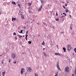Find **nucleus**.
<instances>
[{
  "mask_svg": "<svg viewBox=\"0 0 76 76\" xmlns=\"http://www.w3.org/2000/svg\"><path fill=\"white\" fill-rule=\"evenodd\" d=\"M73 54V55H74V53H72Z\"/></svg>",
  "mask_w": 76,
  "mask_h": 76,
  "instance_id": "e2e57ef3",
  "label": "nucleus"
},
{
  "mask_svg": "<svg viewBox=\"0 0 76 76\" xmlns=\"http://www.w3.org/2000/svg\"><path fill=\"white\" fill-rule=\"evenodd\" d=\"M26 39L27 40H28V39H27V38H26Z\"/></svg>",
  "mask_w": 76,
  "mask_h": 76,
  "instance_id": "4d7b16f0",
  "label": "nucleus"
},
{
  "mask_svg": "<svg viewBox=\"0 0 76 76\" xmlns=\"http://www.w3.org/2000/svg\"><path fill=\"white\" fill-rule=\"evenodd\" d=\"M74 50L75 51V53H76V48H75L74 49Z\"/></svg>",
  "mask_w": 76,
  "mask_h": 76,
  "instance_id": "5701e85b",
  "label": "nucleus"
},
{
  "mask_svg": "<svg viewBox=\"0 0 76 76\" xmlns=\"http://www.w3.org/2000/svg\"><path fill=\"white\" fill-rule=\"evenodd\" d=\"M28 44H31V41H29L28 42Z\"/></svg>",
  "mask_w": 76,
  "mask_h": 76,
  "instance_id": "aec40b11",
  "label": "nucleus"
},
{
  "mask_svg": "<svg viewBox=\"0 0 76 76\" xmlns=\"http://www.w3.org/2000/svg\"><path fill=\"white\" fill-rule=\"evenodd\" d=\"M28 35L27 34H26V37H28Z\"/></svg>",
  "mask_w": 76,
  "mask_h": 76,
  "instance_id": "473e14b6",
  "label": "nucleus"
},
{
  "mask_svg": "<svg viewBox=\"0 0 76 76\" xmlns=\"http://www.w3.org/2000/svg\"><path fill=\"white\" fill-rule=\"evenodd\" d=\"M66 2L67 3V4L66 3V4H65V6H67V4H68V3H69V2H68L67 1Z\"/></svg>",
  "mask_w": 76,
  "mask_h": 76,
  "instance_id": "a211bd4d",
  "label": "nucleus"
},
{
  "mask_svg": "<svg viewBox=\"0 0 76 76\" xmlns=\"http://www.w3.org/2000/svg\"><path fill=\"white\" fill-rule=\"evenodd\" d=\"M41 3H44V2H45V1L44 0L41 1Z\"/></svg>",
  "mask_w": 76,
  "mask_h": 76,
  "instance_id": "ddd939ff",
  "label": "nucleus"
},
{
  "mask_svg": "<svg viewBox=\"0 0 76 76\" xmlns=\"http://www.w3.org/2000/svg\"><path fill=\"white\" fill-rule=\"evenodd\" d=\"M63 14L64 15V16H66L67 15L64 12L63 13Z\"/></svg>",
  "mask_w": 76,
  "mask_h": 76,
  "instance_id": "412c9836",
  "label": "nucleus"
},
{
  "mask_svg": "<svg viewBox=\"0 0 76 76\" xmlns=\"http://www.w3.org/2000/svg\"><path fill=\"white\" fill-rule=\"evenodd\" d=\"M18 37H19V38H22V36H21V35H19V34L18 35Z\"/></svg>",
  "mask_w": 76,
  "mask_h": 76,
  "instance_id": "9b49d317",
  "label": "nucleus"
},
{
  "mask_svg": "<svg viewBox=\"0 0 76 76\" xmlns=\"http://www.w3.org/2000/svg\"><path fill=\"white\" fill-rule=\"evenodd\" d=\"M42 9V5H41L39 9H38V11L39 12V11H41V9Z\"/></svg>",
  "mask_w": 76,
  "mask_h": 76,
  "instance_id": "423d86ee",
  "label": "nucleus"
},
{
  "mask_svg": "<svg viewBox=\"0 0 76 76\" xmlns=\"http://www.w3.org/2000/svg\"><path fill=\"white\" fill-rule=\"evenodd\" d=\"M23 1H24V0H23Z\"/></svg>",
  "mask_w": 76,
  "mask_h": 76,
  "instance_id": "69168bd1",
  "label": "nucleus"
},
{
  "mask_svg": "<svg viewBox=\"0 0 76 76\" xmlns=\"http://www.w3.org/2000/svg\"><path fill=\"white\" fill-rule=\"evenodd\" d=\"M28 69H27V71L28 72H32V69L30 67H28L27 68Z\"/></svg>",
  "mask_w": 76,
  "mask_h": 76,
  "instance_id": "f03ea898",
  "label": "nucleus"
},
{
  "mask_svg": "<svg viewBox=\"0 0 76 76\" xmlns=\"http://www.w3.org/2000/svg\"><path fill=\"white\" fill-rule=\"evenodd\" d=\"M72 76H74V74H72Z\"/></svg>",
  "mask_w": 76,
  "mask_h": 76,
  "instance_id": "8fccbe9b",
  "label": "nucleus"
},
{
  "mask_svg": "<svg viewBox=\"0 0 76 76\" xmlns=\"http://www.w3.org/2000/svg\"><path fill=\"white\" fill-rule=\"evenodd\" d=\"M13 20H14V21H15L16 20V19L15 18H12V21H13Z\"/></svg>",
  "mask_w": 76,
  "mask_h": 76,
  "instance_id": "6e6552de",
  "label": "nucleus"
},
{
  "mask_svg": "<svg viewBox=\"0 0 76 76\" xmlns=\"http://www.w3.org/2000/svg\"><path fill=\"white\" fill-rule=\"evenodd\" d=\"M56 16H58V14L57 13V12H56Z\"/></svg>",
  "mask_w": 76,
  "mask_h": 76,
  "instance_id": "2f4dec72",
  "label": "nucleus"
},
{
  "mask_svg": "<svg viewBox=\"0 0 76 76\" xmlns=\"http://www.w3.org/2000/svg\"><path fill=\"white\" fill-rule=\"evenodd\" d=\"M58 56H60V53L58 54Z\"/></svg>",
  "mask_w": 76,
  "mask_h": 76,
  "instance_id": "a18cd8bd",
  "label": "nucleus"
},
{
  "mask_svg": "<svg viewBox=\"0 0 76 76\" xmlns=\"http://www.w3.org/2000/svg\"><path fill=\"white\" fill-rule=\"evenodd\" d=\"M15 39H17V37H15Z\"/></svg>",
  "mask_w": 76,
  "mask_h": 76,
  "instance_id": "c03bdc74",
  "label": "nucleus"
},
{
  "mask_svg": "<svg viewBox=\"0 0 76 76\" xmlns=\"http://www.w3.org/2000/svg\"><path fill=\"white\" fill-rule=\"evenodd\" d=\"M55 55H56V56H58V53H55Z\"/></svg>",
  "mask_w": 76,
  "mask_h": 76,
  "instance_id": "4be33fe9",
  "label": "nucleus"
},
{
  "mask_svg": "<svg viewBox=\"0 0 76 76\" xmlns=\"http://www.w3.org/2000/svg\"><path fill=\"white\" fill-rule=\"evenodd\" d=\"M56 75H58V72H57L56 73Z\"/></svg>",
  "mask_w": 76,
  "mask_h": 76,
  "instance_id": "e433bc0d",
  "label": "nucleus"
},
{
  "mask_svg": "<svg viewBox=\"0 0 76 76\" xmlns=\"http://www.w3.org/2000/svg\"><path fill=\"white\" fill-rule=\"evenodd\" d=\"M58 45H56V47H57L58 48Z\"/></svg>",
  "mask_w": 76,
  "mask_h": 76,
  "instance_id": "4c0bfd02",
  "label": "nucleus"
},
{
  "mask_svg": "<svg viewBox=\"0 0 76 76\" xmlns=\"http://www.w3.org/2000/svg\"><path fill=\"white\" fill-rule=\"evenodd\" d=\"M28 9H29H29H30V7H29L28 8Z\"/></svg>",
  "mask_w": 76,
  "mask_h": 76,
  "instance_id": "de8ad7c7",
  "label": "nucleus"
},
{
  "mask_svg": "<svg viewBox=\"0 0 76 76\" xmlns=\"http://www.w3.org/2000/svg\"><path fill=\"white\" fill-rule=\"evenodd\" d=\"M43 24H44L45 25V23H44V22H43Z\"/></svg>",
  "mask_w": 76,
  "mask_h": 76,
  "instance_id": "a19ab883",
  "label": "nucleus"
},
{
  "mask_svg": "<svg viewBox=\"0 0 76 76\" xmlns=\"http://www.w3.org/2000/svg\"><path fill=\"white\" fill-rule=\"evenodd\" d=\"M28 6H31V5L32 4L31 3L29 2L28 3Z\"/></svg>",
  "mask_w": 76,
  "mask_h": 76,
  "instance_id": "1a4fd4ad",
  "label": "nucleus"
},
{
  "mask_svg": "<svg viewBox=\"0 0 76 76\" xmlns=\"http://www.w3.org/2000/svg\"><path fill=\"white\" fill-rule=\"evenodd\" d=\"M23 37H25V35H23Z\"/></svg>",
  "mask_w": 76,
  "mask_h": 76,
  "instance_id": "338daca9",
  "label": "nucleus"
},
{
  "mask_svg": "<svg viewBox=\"0 0 76 76\" xmlns=\"http://www.w3.org/2000/svg\"><path fill=\"white\" fill-rule=\"evenodd\" d=\"M67 41H69V40H68V39H67Z\"/></svg>",
  "mask_w": 76,
  "mask_h": 76,
  "instance_id": "864d4df0",
  "label": "nucleus"
},
{
  "mask_svg": "<svg viewBox=\"0 0 76 76\" xmlns=\"http://www.w3.org/2000/svg\"><path fill=\"white\" fill-rule=\"evenodd\" d=\"M63 7H64V9H65V8H66V7H65L64 6H63Z\"/></svg>",
  "mask_w": 76,
  "mask_h": 76,
  "instance_id": "ea45409f",
  "label": "nucleus"
},
{
  "mask_svg": "<svg viewBox=\"0 0 76 76\" xmlns=\"http://www.w3.org/2000/svg\"><path fill=\"white\" fill-rule=\"evenodd\" d=\"M1 63H2V64H3V61H2L1 62Z\"/></svg>",
  "mask_w": 76,
  "mask_h": 76,
  "instance_id": "603ef678",
  "label": "nucleus"
},
{
  "mask_svg": "<svg viewBox=\"0 0 76 76\" xmlns=\"http://www.w3.org/2000/svg\"><path fill=\"white\" fill-rule=\"evenodd\" d=\"M67 59L68 60H69L70 59L69 58V57H67Z\"/></svg>",
  "mask_w": 76,
  "mask_h": 76,
  "instance_id": "cd10ccee",
  "label": "nucleus"
},
{
  "mask_svg": "<svg viewBox=\"0 0 76 76\" xmlns=\"http://www.w3.org/2000/svg\"><path fill=\"white\" fill-rule=\"evenodd\" d=\"M61 15H63V14H61Z\"/></svg>",
  "mask_w": 76,
  "mask_h": 76,
  "instance_id": "774afa93",
  "label": "nucleus"
},
{
  "mask_svg": "<svg viewBox=\"0 0 76 76\" xmlns=\"http://www.w3.org/2000/svg\"><path fill=\"white\" fill-rule=\"evenodd\" d=\"M18 6L20 8V4H18Z\"/></svg>",
  "mask_w": 76,
  "mask_h": 76,
  "instance_id": "6ab92c4d",
  "label": "nucleus"
},
{
  "mask_svg": "<svg viewBox=\"0 0 76 76\" xmlns=\"http://www.w3.org/2000/svg\"><path fill=\"white\" fill-rule=\"evenodd\" d=\"M71 45L69 44L67 45V51H70V50H71Z\"/></svg>",
  "mask_w": 76,
  "mask_h": 76,
  "instance_id": "f257e3e1",
  "label": "nucleus"
},
{
  "mask_svg": "<svg viewBox=\"0 0 76 76\" xmlns=\"http://www.w3.org/2000/svg\"><path fill=\"white\" fill-rule=\"evenodd\" d=\"M69 67L68 66H66L65 68V71L66 72H69Z\"/></svg>",
  "mask_w": 76,
  "mask_h": 76,
  "instance_id": "20e7f679",
  "label": "nucleus"
},
{
  "mask_svg": "<svg viewBox=\"0 0 76 76\" xmlns=\"http://www.w3.org/2000/svg\"><path fill=\"white\" fill-rule=\"evenodd\" d=\"M70 17L71 18V17H72V16L71 15H70Z\"/></svg>",
  "mask_w": 76,
  "mask_h": 76,
  "instance_id": "6e6d98bb",
  "label": "nucleus"
},
{
  "mask_svg": "<svg viewBox=\"0 0 76 76\" xmlns=\"http://www.w3.org/2000/svg\"><path fill=\"white\" fill-rule=\"evenodd\" d=\"M1 55H0V57H1Z\"/></svg>",
  "mask_w": 76,
  "mask_h": 76,
  "instance_id": "052dcab7",
  "label": "nucleus"
},
{
  "mask_svg": "<svg viewBox=\"0 0 76 76\" xmlns=\"http://www.w3.org/2000/svg\"><path fill=\"white\" fill-rule=\"evenodd\" d=\"M14 35H16V33L15 32H14L13 33Z\"/></svg>",
  "mask_w": 76,
  "mask_h": 76,
  "instance_id": "c85d7f7f",
  "label": "nucleus"
},
{
  "mask_svg": "<svg viewBox=\"0 0 76 76\" xmlns=\"http://www.w3.org/2000/svg\"><path fill=\"white\" fill-rule=\"evenodd\" d=\"M45 48H43V50H45Z\"/></svg>",
  "mask_w": 76,
  "mask_h": 76,
  "instance_id": "13d9d810",
  "label": "nucleus"
},
{
  "mask_svg": "<svg viewBox=\"0 0 76 76\" xmlns=\"http://www.w3.org/2000/svg\"><path fill=\"white\" fill-rule=\"evenodd\" d=\"M34 75L35 76H38V74L37 73H35Z\"/></svg>",
  "mask_w": 76,
  "mask_h": 76,
  "instance_id": "a878e982",
  "label": "nucleus"
},
{
  "mask_svg": "<svg viewBox=\"0 0 76 76\" xmlns=\"http://www.w3.org/2000/svg\"><path fill=\"white\" fill-rule=\"evenodd\" d=\"M70 29L72 30V26H70Z\"/></svg>",
  "mask_w": 76,
  "mask_h": 76,
  "instance_id": "f704fd0d",
  "label": "nucleus"
},
{
  "mask_svg": "<svg viewBox=\"0 0 76 76\" xmlns=\"http://www.w3.org/2000/svg\"><path fill=\"white\" fill-rule=\"evenodd\" d=\"M31 12V10L28 11V12Z\"/></svg>",
  "mask_w": 76,
  "mask_h": 76,
  "instance_id": "3c124183",
  "label": "nucleus"
},
{
  "mask_svg": "<svg viewBox=\"0 0 76 76\" xmlns=\"http://www.w3.org/2000/svg\"><path fill=\"white\" fill-rule=\"evenodd\" d=\"M66 13H67V12H69V10H66Z\"/></svg>",
  "mask_w": 76,
  "mask_h": 76,
  "instance_id": "393cba45",
  "label": "nucleus"
},
{
  "mask_svg": "<svg viewBox=\"0 0 76 76\" xmlns=\"http://www.w3.org/2000/svg\"><path fill=\"white\" fill-rule=\"evenodd\" d=\"M23 72H25V69L23 68H22L21 70V72H20V73L21 75H23Z\"/></svg>",
  "mask_w": 76,
  "mask_h": 76,
  "instance_id": "39448f33",
  "label": "nucleus"
},
{
  "mask_svg": "<svg viewBox=\"0 0 76 76\" xmlns=\"http://www.w3.org/2000/svg\"><path fill=\"white\" fill-rule=\"evenodd\" d=\"M37 23V25H39V23Z\"/></svg>",
  "mask_w": 76,
  "mask_h": 76,
  "instance_id": "5fc2aeb1",
  "label": "nucleus"
},
{
  "mask_svg": "<svg viewBox=\"0 0 76 76\" xmlns=\"http://www.w3.org/2000/svg\"><path fill=\"white\" fill-rule=\"evenodd\" d=\"M58 75H55V76H57Z\"/></svg>",
  "mask_w": 76,
  "mask_h": 76,
  "instance_id": "09e8293b",
  "label": "nucleus"
},
{
  "mask_svg": "<svg viewBox=\"0 0 76 76\" xmlns=\"http://www.w3.org/2000/svg\"><path fill=\"white\" fill-rule=\"evenodd\" d=\"M24 29H26V27H24Z\"/></svg>",
  "mask_w": 76,
  "mask_h": 76,
  "instance_id": "37998d69",
  "label": "nucleus"
},
{
  "mask_svg": "<svg viewBox=\"0 0 76 76\" xmlns=\"http://www.w3.org/2000/svg\"><path fill=\"white\" fill-rule=\"evenodd\" d=\"M64 17H65V16H62V18H64Z\"/></svg>",
  "mask_w": 76,
  "mask_h": 76,
  "instance_id": "c9c22d12",
  "label": "nucleus"
},
{
  "mask_svg": "<svg viewBox=\"0 0 76 76\" xmlns=\"http://www.w3.org/2000/svg\"><path fill=\"white\" fill-rule=\"evenodd\" d=\"M21 18H22V19H24V17L23 16H23H22L21 17Z\"/></svg>",
  "mask_w": 76,
  "mask_h": 76,
  "instance_id": "bb28decb",
  "label": "nucleus"
},
{
  "mask_svg": "<svg viewBox=\"0 0 76 76\" xmlns=\"http://www.w3.org/2000/svg\"><path fill=\"white\" fill-rule=\"evenodd\" d=\"M73 34H75V32H74Z\"/></svg>",
  "mask_w": 76,
  "mask_h": 76,
  "instance_id": "680f3d73",
  "label": "nucleus"
},
{
  "mask_svg": "<svg viewBox=\"0 0 76 76\" xmlns=\"http://www.w3.org/2000/svg\"><path fill=\"white\" fill-rule=\"evenodd\" d=\"M72 25H73V24H71V26H72Z\"/></svg>",
  "mask_w": 76,
  "mask_h": 76,
  "instance_id": "79ce46f5",
  "label": "nucleus"
},
{
  "mask_svg": "<svg viewBox=\"0 0 76 76\" xmlns=\"http://www.w3.org/2000/svg\"><path fill=\"white\" fill-rule=\"evenodd\" d=\"M12 57H13V58H15L16 56L15 54H14V53H13L12 54Z\"/></svg>",
  "mask_w": 76,
  "mask_h": 76,
  "instance_id": "0eeeda50",
  "label": "nucleus"
},
{
  "mask_svg": "<svg viewBox=\"0 0 76 76\" xmlns=\"http://www.w3.org/2000/svg\"><path fill=\"white\" fill-rule=\"evenodd\" d=\"M1 14V12H0V15Z\"/></svg>",
  "mask_w": 76,
  "mask_h": 76,
  "instance_id": "0e129e2a",
  "label": "nucleus"
},
{
  "mask_svg": "<svg viewBox=\"0 0 76 76\" xmlns=\"http://www.w3.org/2000/svg\"><path fill=\"white\" fill-rule=\"evenodd\" d=\"M23 31H24V33H25V31L24 30H22L20 31V33L22 34V32H23Z\"/></svg>",
  "mask_w": 76,
  "mask_h": 76,
  "instance_id": "9d476101",
  "label": "nucleus"
},
{
  "mask_svg": "<svg viewBox=\"0 0 76 76\" xmlns=\"http://www.w3.org/2000/svg\"><path fill=\"white\" fill-rule=\"evenodd\" d=\"M26 38H27V37H26Z\"/></svg>",
  "mask_w": 76,
  "mask_h": 76,
  "instance_id": "bf43d9fd",
  "label": "nucleus"
},
{
  "mask_svg": "<svg viewBox=\"0 0 76 76\" xmlns=\"http://www.w3.org/2000/svg\"><path fill=\"white\" fill-rule=\"evenodd\" d=\"M11 61V60H9V63H10V61Z\"/></svg>",
  "mask_w": 76,
  "mask_h": 76,
  "instance_id": "72a5a7b5",
  "label": "nucleus"
},
{
  "mask_svg": "<svg viewBox=\"0 0 76 76\" xmlns=\"http://www.w3.org/2000/svg\"><path fill=\"white\" fill-rule=\"evenodd\" d=\"M12 4H15V5H16V3H15V2L14 1H12Z\"/></svg>",
  "mask_w": 76,
  "mask_h": 76,
  "instance_id": "4468645a",
  "label": "nucleus"
},
{
  "mask_svg": "<svg viewBox=\"0 0 76 76\" xmlns=\"http://www.w3.org/2000/svg\"><path fill=\"white\" fill-rule=\"evenodd\" d=\"M16 61H15V62H14V64H16Z\"/></svg>",
  "mask_w": 76,
  "mask_h": 76,
  "instance_id": "58836bf2",
  "label": "nucleus"
},
{
  "mask_svg": "<svg viewBox=\"0 0 76 76\" xmlns=\"http://www.w3.org/2000/svg\"><path fill=\"white\" fill-rule=\"evenodd\" d=\"M61 33L62 34H63V33H64V32H61Z\"/></svg>",
  "mask_w": 76,
  "mask_h": 76,
  "instance_id": "49530a36",
  "label": "nucleus"
},
{
  "mask_svg": "<svg viewBox=\"0 0 76 76\" xmlns=\"http://www.w3.org/2000/svg\"><path fill=\"white\" fill-rule=\"evenodd\" d=\"M56 20H57V21H58L59 20V19L58 18L56 19Z\"/></svg>",
  "mask_w": 76,
  "mask_h": 76,
  "instance_id": "b1692460",
  "label": "nucleus"
},
{
  "mask_svg": "<svg viewBox=\"0 0 76 76\" xmlns=\"http://www.w3.org/2000/svg\"><path fill=\"white\" fill-rule=\"evenodd\" d=\"M42 45H45V43L44 42V41H43L42 43Z\"/></svg>",
  "mask_w": 76,
  "mask_h": 76,
  "instance_id": "f3484780",
  "label": "nucleus"
},
{
  "mask_svg": "<svg viewBox=\"0 0 76 76\" xmlns=\"http://www.w3.org/2000/svg\"><path fill=\"white\" fill-rule=\"evenodd\" d=\"M63 50H64V52H66V48H63Z\"/></svg>",
  "mask_w": 76,
  "mask_h": 76,
  "instance_id": "dca6fc26",
  "label": "nucleus"
},
{
  "mask_svg": "<svg viewBox=\"0 0 76 76\" xmlns=\"http://www.w3.org/2000/svg\"><path fill=\"white\" fill-rule=\"evenodd\" d=\"M16 22H18V21H19V20H18V19H17L16 18Z\"/></svg>",
  "mask_w": 76,
  "mask_h": 76,
  "instance_id": "7c9ffc66",
  "label": "nucleus"
},
{
  "mask_svg": "<svg viewBox=\"0 0 76 76\" xmlns=\"http://www.w3.org/2000/svg\"><path fill=\"white\" fill-rule=\"evenodd\" d=\"M43 55L45 56V57L47 56V55H46V54H45L44 52L43 53Z\"/></svg>",
  "mask_w": 76,
  "mask_h": 76,
  "instance_id": "2eb2a0df",
  "label": "nucleus"
},
{
  "mask_svg": "<svg viewBox=\"0 0 76 76\" xmlns=\"http://www.w3.org/2000/svg\"><path fill=\"white\" fill-rule=\"evenodd\" d=\"M6 73L5 71L3 72H2V75L3 76H4V74Z\"/></svg>",
  "mask_w": 76,
  "mask_h": 76,
  "instance_id": "f8f14e48",
  "label": "nucleus"
},
{
  "mask_svg": "<svg viewBox=\"0 0 76 76\" xmlns=\"http://www.w3.org/2000/svg\"><path fill=\"white\" fill-rule=\"evenodd\" d=\"M58 65H59V62H58L56 65L57 67L58 70H60L61 71V69H60V67H59V66Z\"/></svg>",
  "mask_w": 76,
  "mask_h": 76,
  "instance_id": "7ed1b4c3",
  "label": "nucleus"
},
{
  "mask_svg": "<svg viewBox=\"0 0 76 76\" xmlns=\"http://www.w3.org/2000/svg\"><path fill=\"white\" fill-rule=\"evenodd\" d=\"M28 31H26V34H28Z\"/></svg>",
  "mask_w": 76,
  "mask_h": 76,
  "instance_id": "c756f323",
  "label": "nucleus"
}]
</instances>
